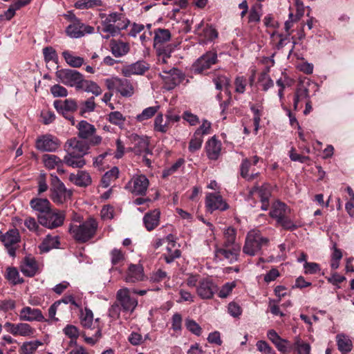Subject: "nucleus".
<instances>
[{
    "instance_id": "1",
    "label": "nucleus",
    "mask_w": 354,
    "mask_h": 354,
    "mask_svg": "<svg viewBox=\"0 0 354 354\" xmlns=\"http://www.w3.org/2000/svg\"><path fill=\"white\" fill-rule=\"evenodd\" d=\"M120 12H110L109 14L102 13L100 26L97 27V31L104 39L115 37L120 34L121 31L126 30L130 24V20L123 12V7H120Z\"/></svg>"
},
{
    "instance_id": "2",
    "label": "nucleus",
    "mask_w": 354,
    "mask_h": 354,
    "mask_svg": "<svg viewBox=\"0 0 354 354\" xmlns=\"http://www.w3.org/2000/svg\"><path fill=\"white\" fill-rule=\"evenodd\" d=\"M97 229V222L95 219L90 218L79 225H72L69 232L77 241L84 243L94 236Z\"/></svg>"
},
{
    "instance_id": "3",
    "label": "nucleus",
    "mask_w": 354,
    "mask_h": 354,
    "mask_svg": "<svg viewBox=\"0 0 354 354\" xmlns=\"http://www.w3.org/2000/svg\"><path fill=\"white\" fill-rule=\"evenodd\" d=\"M269 239L262 236L258 230H250L245 238V244L243 248L244 254L249 256L258 254L261 248L268 245Z\"/></svg>"
},
{
    "instance_id": "4",
    "label": "nucleus",
    "mask_w": 354,
    "mask_h": 354,
    "mask_svg": "<svg viewBox=\"0 0 354 354\" xmlns=\"http://www.w3.org/2000/svg\"><path fill=\"white\" fill-rule=\"evenodd\" d=\"M107 88L110 91L115 90L121 96L125 97H131L136 88V83L118 77H111L104 80Z\"/></svg>"
},
{
    "instance_id": "5",
    "label": "nucleus",
    "mask_w": 354,
    "mask_h": 354,
    "mask_svg": "<svg viewBox=\"0 0 354 354\" xmlns=\"http://www.w3.org/2000/svg\"><path fill=\"white\" fill-rule=\"evenodd\" d=\"M50 198L55 203L58 205L67 202L72 196V190L67 189L57 176L50 174Z\"/></svg>"
},
{
    "instance_id": "6",
    "label": "nucleus",
    "mask_w": 354,
    "mask_h": 354,
    "mask_svg": "<svg viewBox=\"0 0 354 354\" xmlns=\"http://www.w3.org/2000/svg\"><path fill=\"white\" fill-rule=\"evenodd\" d=\"M65 212L51 208L45 214H39L37 216L38 222L42 226L48 229H55L62 226L65 220Z\"/></svg>"
},
{
    "instance_id": "7",
    "label": "nucleus",
    "mask_w": 354,
    "mask_h": 354,
    "mask_svg": "<svg viewBox=\"0 0 354 354\" xmlns=\"http://www.w3.org/2000/svg\"><path fill=\"white\" fill-rule=\"evenodd\" d=\"M78 136L82 139L88 140L89 144L93 146L100 145L102 138L95 135L96 129L94 125L86 120H81L77 125Z\"/></svg>"
},
{
    "instance_id": "8",
    "label": "nucleus",
    "mask_w": 354,
    "mask_h": 354,
    "mask_svg": "<svg viewBox=\"0 0 354 354\" xmlns=\"http://www.w3.org/2000/svg\"><path fill=\"white\" fill-rule=\"evenodd\" d=\"M57 80L67 86L78 88L83 77L80 72L72 69L58 70L56 73Z\"/></svg>"
},
{
    "instance_id": "9",
    "label": "nucleus",
    "mask_w": 354,
    "mask_h": 354,
    "mask_svg": "<svg viewBox=\"0 0 354 354\" xmlns=\"http://www.w3.org/2000/svg\"><path fill=\"white\" fill-rule=\"evenodd\" d=\"M73 23L68 25L66 29V32L71 38H80L86 34H92L94 32L93 26L86 25L80 21L74 14H71Z\"/></svg>"
},
{
    "instance_id": "10",
    "label": "nucleus",
    "mask_w": 354,
    "mask_h": 354,
    "mask_svg": "<svg viewBox=\"0 0 354 354\" xmlns=\"http://www.w3.org/2000/svg\"><path fill=\"white\" fill-rule=\"evenodd\" d=\"M131 289L123 288L118 290L116 298L123 311L132 313L137 307L138 301L131 297Z\"/></svg>"
},
{
    "instance_id": "11",
    "label": "nucleus",
    "mask_w": 354,
    "mask_h": 354,
    "mask_svg": "<svg viewBox=\"0 0 354 354\" xmlns=\"http://www.w3.org/2000/svg\"><path fill=\"white\" fill-rule=\"evenodd\" d=\"M59 140L53 135L44 134L37 137L35 147L41 151L54 152L60 147Z\"/></svg>"
},
{
    "instance_id": "12",
    "label": "nucleus",
    "mask_w": 354,
    "mask_h": 354,
    "mask_svg": "<svg viewBox=\"0 0 354 354\" xmlns=\"http://www.w3.org/2000/svg\"><path fill=\"white\" fill-rule=\"evenodd\" d=\"M149 186V180L145 175H136L128 182L125 189L135 195H144Z\"/></svg>"
},
{
    "instance_id": "13",
    "label": "nucleus",
    "mask_w": 354,
    "mask_h": 354,
    "mask_svg": "<svg viewBox=\"0 0 354 354\" xmlns=\"http://www.w3.org/2000/svg\"><path fill=\"white\" fill-rule=\"evenodd\" d=\"M260 158L257 156H253L251 159L245 158L241 165V175L247 180H252L257 178L259 172L256 169Z\"/></svg>"
},
{
    "instance_id": "14",
    "label": "nucleus",
    "mask_w": 354,
    "mask_h": 354,
    "mask_svg": "<svg viewBox=\"0 0 354 354\" xmlns=\"http://www.w3.org/2000/svg\"><path fill=\"white\" fill-rule=\"evenodd\" d=\"M0 241L3 243L8 254L11 257L15 256L17 245L20 241V235L17 230L13 229L0 235Z\"/></svg>"
},
{
    "instance_id": "15",
    "label": "nucleus",
    "mask_w": 354,
    "mask_h": 354,
    "mask_svg": "<svg viewBox=\"0 0 354 354\" xmlns=\"http://www.w3.org/2000/svg\"><path fill=\"white\" fill-rule=\"evenodd\" d=\"M197 295L202 299H211L218 292L217 286L208 278H203L197 286Z\"/></svg>"
},
{
    "instance_id": "16",
    "label": "nucleus",
    "mask_w": 354,
    "mask_h": 354,
    "mask_svg": "<svg viewBox=\"0 0 354 354\" xmlns=\"http://www.w3.org/2000/svg\"><path fill=\"white\" fill-rule=\"evenodd\" d=\"M4 328L14 336L32 337L35 333V329L27 323L12 324L8 322L5 323Z\"/></svg>"
},
{
    "instance_id": "17",
    "label": "nucleus",
    "mask_w": 354,
    "mask_h": 354,
    "mask_svg": "<svg viewBox=\"0 0 354 354\" xmlns=\"http://www.w3.org/2000/svg\"><path fill=\"white\" fill-rule=\"evenodd\" d=\"M53 105L58 113L63 115L66 118L72 120V124H74V118L70 115V113L77 110V104L75 100L73 99H66L64 101L55 100Z\"/></svg>"
},
{
    "instance_id": "18",
    "label": "nucleus",
    "mask_w": 354,
    "mask_h": 354,
    "mask_svg": "<svg viewBox=\"0 0 354 354\" xmlns=\"http://www.w3.org/2000/svg\"><path fill=\"white\" fill-rule=\"evenodd\" d=\"M217 61V55L214 52H208L200 57L193 64L192 69L194 73H201L210 68Z\"/></svg>"
},
{
    "instance_id": "19",
    "label": "nucleus",
    "mask_w": 354,
    "mask_h": 354,
    "mask_svg": "<svg viewBox=\"0 0 354 354\" xmlns=\"http://www.w3.org/2000/svg\"><path fill=\"white\" fill-rule=\"evenodd\" d=\"M205 206L211 212L214 210L225 211L229 208L228 205L218 193H208L206 194Z\"/></svg>"
},
{
    "instance_id": "20",
    "label": "nucleus",
    "mask_w": 354,
    "mask_h": 354,
    "mask_svg": "<svg viewBox=\"0 0 354 354\" xmlns=\"http://www.w3.org/2000/svg\"><path fill=\"white\" fill-rule=\"evenodd\" d=\"M89 142L80 140L77 138L68 140L65 144V149L66 152H71L84 156L88 153Z\"/></svg>"
},
{
    "instance_id": "21",
    "label": "nucleus",
    "mask_w": 354,
    "mask_h": 354,
    "mask_svg": "<svg viewBox=\"0 0 354 354\" xmlns=\"http://www.w3.org/2000/svg\"><path fill=\"white\" fill-rule=\"evenodd\" d=\"M241 250L240 245H235L230 248H216L215 250V255L221 260H227L230 263H232L237 261Z\"/></svg>"
},
{
    "instance_id": "22",
    "label": "nucleus",
    "mask_w": 354,
    "mask_h": 354,
    "mask_svg": "<svg viewBox=\"0 0 354 354\" xmlns=\"http://www.w3.org/2000/svg\"><path fill=\"white\" fill-rule=\"evenodd\" d=\"M19 317L24 322H46L41 311L38 308H32L30 306L24 307L19 312Z\"/></svg>"
},
{
    "instance_id": "23",
    "label": "nucleus",
    "mask_w": 354,
    "mask_h": 354,
    "mask_svg": "<svg viewBox=\"0 0 354 354\" xmlns=\"http://www.w3.org/2000/svg\"><path fill=\"white\" fill-rule=\"evenodd\" d=\"M149 68V64L145 61H138L131 64L124 66L121 71L124 77H131L132 75H143Z\"/></svg>"
},
{
    "instance_id": "24",
    "label": "nucleus",
    "mask_w": 354,
    "mask_h": 354,
    "mask_svg": "<svg viewBox=\"0 0 354 354\" xmlns=\"http://www.w3.org/2000/svg\"><path fill=\"white\" fill-rule=\"evenodd\" d=\"M145 278L143 267L140 264H130L124 276L127 283H136L143 281Z\"/></svg>"
},
{
    "instance_id": "25",
    "label": "nucleus",
    "mask_w": 354,
    "mask_h": 354,
    "mask_svg": "<svg viewBox=\"0 0 354 354\" xmlns=\"http://www.w3.org/2000/svg\"><path fill=\"white\" fill-rule=\"evenodd\" d=\"M222 144L216 136L212 137L205 143V150L207 157L210 160H216L221 155Z\"/></svg>"
},
{
    "instance_id": "26",
    "label": "nucleus",
    "mask_w": 354,
    "mask_h": 354,
    "mask_svg": "<svg viewBox=\"0 0 354 354\" xmlns=\"http://www.w3.org/2000/svg\"><path fill=\"white\" fill-rule=\"evenodd\" d=\"M267 337L281 353H287L290 351V344L288 341L281 338L274 330H269Z\"/></svg>"
},
{
    "instance_id": "27",
    "label": "nucleus",
    "mask_w": 354,
    "mask_h": 354,
    "mask_svg": "<svg viewBox=\"0 0 354 354\" xmlns=\"http://www.w3.org/2000/svg\"><path fill=\"white\" fill-rule=\"evenodd\" d=\"M171 39V33L168 29L158 28L154 30L153 46L156 51H162L165 47L163 44Z\"/></svg>"
},
{
    "instance_id": "28",
    "label": "nucleus",
    "mask_w": 354,
    "mask_h": 354,
    "mask_svg": "<svg viewBox=\"0 0 354 354\" xmlns=\"http://www.w3.org/2000/svg\"><path fill=\"white\" fill-rule=\"evenodd\" d=\"M290 213V209L284 203L276 201L272 205L270 216L277 222Z\"/></svg>"
},
{
    "instance_id": "29",
    "label": "nucleus",
    "mask_w": 354,
    "mask_h": 354,
    "mask_svg": "<svg viewBox=\"0 0 354 354\" xmlns=\"http://www.w3.org/2000/svg\"><path fill=\"white\" fill-rule=\"evenodd\" d=\"M160 212L156 209L147 213L143 217V223L148 231L155 229L160 223Z\"/></svg>"
},
{
    "instance_id": "30",
    "label": "nucleus",
    "mask_w": 354,
    "mask_h": 354,
    "mask_svg": "<svg viewBox=\"0 0 354 354\" xmlns=\"http://www.w3.org/2000/svg\"><path fill=\"white\" fill-rule=\"evenodd\" d=\"M38 270V265L35 259L32 257H26L21 265V272L28 277L34 276Z\"/></svg>"
},
{
    "instance_id": "31",
    "label": "nucleus",
    "mask_w": 354,
    "mask_h": 354,
    "mask_svg": "<svg viewBox=\"0 0 354 354\" xmlns=\"http://www.w3.org/2000/svg\"><path fill=\"white\" fill-rule=\"evenodd\" d=\"M63 162L68 166L73 168H82L86 165L84 156L71 152H66Z\"/></svg>"
},
{
    "instance_id": "32",
    "label": "nucleus",
    "mask_w": 354,
    "mask_h": 354,
    "mask_svg": "<svg viewBox=\"0 0 354 354\" xmlns=\"http://www.w3.org/2000/svg\"><path fill=\"white\" fill-rule=\"evenodd\" d=\"M69 180L80 187H86L91 183L89 174L84 171H79L77 174H71Z\"/></svg>"
},
{
    "instance_id": "33",
    "label": "nucleus",
    "mask_w": 354,
    "mask_h": 354,
    "mask_svg": "<svg viewBox=\"0 0 354 354\" xmlns=\"http://www.w3.org/2000/svg\"><path fill=\"white\" fill-rule=\"evenodd\" d=\"M32 209L39 212L40 214H45L51 208L50 201L46 198H35L30 202Z\"/></svg>"
},
{
    "instance_id": "34",
    "label": "nucleus",
    "mask_w": 354,
    "mask_h": 354,
    "mask_svg": "<svg viewBox=\"0 0 354 354\" xmlns=\"http://www.w3.org/2000/svg\"><path fill=\"white\" fill-rule=\"evenodd\" d=\"M134 142V150L136 153L151 154L149 149V140L147 137H142L137 135L133 136Z\"/></svg>"
},
{
    "instance_id": "35",
    "label": "nucleus",
    "mask_w": 354,
    "mask_h": 354,
    "mask_svg": "<svg viewBox=\"0 0 354 354\" xmlns=\"http://www.w3.org/2000/svg\"><path fill=\"white\" fill-rule=\"evenodd\" d=\"M129 49L130 48L128 43L115 40L111 42V50L115 57H120L125 55L129 53Z\"/></svg>"
},
{
    "instance_id": "36",
    "label": "nucleus",
    "mask_w": 354,
    "mask_h": 354,
    "mask_svg": "<svg viewBox=\"0 0 354 354\" xmlns=\"http://www.w3.org/2000/svg\"><path fill=\"white\" fill-rule=\"evenodd\" d=\"M336 342L337 348L342 354L348 353L351 351L353 344L351 339L348 335L343 333L337 335Z\"/></svg>"
},
{
    "instance_id": "37",
    "label": "nucleus",
    "mask_w": 354,
    "mask_h": 354,
    "mask_svg": "<svg viewBox=\"0 0 354 354\" xmlns=\"http://www.w3.org/2000/svg\"><path fill=\"white\" fill-rule=\"evenodd\" d=\"M270 66L261 72L258 77L257 84L263 91H267L274 86V82L269 75Z\"/></svg>"
},
{
    "instance_id": "38",
    "label": "nucleus",
    "mask_w": 354,
    "mask_h": 354,
    "mask_svg": "<svg viewBox=\"0 0 354 354\" xmlns=\"http://www.w3.org/2000/svg\"><path fill=\"white\" fill-rule=\"evenodd\" d=\"M77 89H82L85 92L91 93L95 96L101 95L102 92L101 88L97 83L91 80H84V77Z\"/></svg>"
},
{
    "instance_id": "39",
    "label": "nucleus",
    "mask_w": 354,
    "mask_h": 354,
    "mask_svg": "<svg viewBox=\"0 0 354 354\" xmlns=\"http://www.w3.org/2000/svg\"><path fill=\"white\" fill-rule=\"evenodd\" d=\"M59 245L57 236L47 235L42 243L39 245L40 252H48L53 248H57Z\"/></svg>"
},
{
    "instance_id": "40",
    "label": "nucleus",
    "mask_w": 354,
    "mask_h": 354,
    "mask_svg": "<svg viewBox=\"0 0 354 354\" xmlns=\"http://www.w3.org/2000/svg\"><path fill=\"white\" fill-rule=\"evenodd\" d=\"M42 162L45 167L48 169H54L57 167H62L63 160L56 155L44 154L42 156Z\"/></svg>"
},
{
    "instance_id": "41",
    "label": "nucleus",
    "mask_w": 354,
    "mask_h": 354,
    "mask_svg": "<svg viewBox=\"0 0 354 354\" xmlns=\"http://www.w3.org/2000/svg\"><path fill=\"white\" fill-rule=\"evenodd\" d=\"M309 97L308 88L304 85L300 84L296 89L293 97V107L295 111L298 110L299 103Z\"/></svg>"
},
{
    "instance_id": "42",
    "label": "nucleus",
    "mask_w": 354,
    "mask_h": 354,
    "mask_svg": "<svg viewBox=\"0 0 354 354\" xmlns=\"http://www.w3.org/2000/svg\"><path fill=\"white\" fill-rule=\"evenodd\" d=\"M171 128V126L166 118H163L162 113H158L154 119L153 129L155 131L165 133Z\"/></svg>"
},
{
    "instance_id": "43",
    "label": "nucleus",
    "mask_w": 354,
    "mask_h": 354,
    "mask_svg": "<svg viewBox=\"0 0 354 354\" xmlns=\"http://www.w3.org/2000/svg\"><path fill=\"white\" fill-rule=\"evenodd\" d=\"M62 56L66 62L73 68L80 67L84 64V59L80 56H75L68 50L62 53Z\"/></svg>"
},
{
    "instance_id": "44",
    "label": "nucleus",
    "mask_w": 354,
    "mask_h": 354,
    "mask_svg": "<svg viewBox=\"0 0 354 354\" xmlns=\"http://www.w3.org/2000/svg\"><path fill=\"white\" fill-rule=\"evenodd\" d=\"M162 73L160 76L167 83L171 82L174 86L180 82V74L177 69L171 68L168 71L163 70Z\"/></svg>"
},
{
    "instance_id": "45",
    "label": "nucleus",
    "mask_w": 354,
    "mask_h": 354,
    "mask_svg": "<svg viewBox=\"0 0 354 354\" xmlns=\"http://www.w3.org/2000/svg\"><path fill=\"white\" fill-rule=\"evenodd\" d=\"M203 22L201 21L197 25L196 31L198 34L203 36L204 39L207 41H212V39L217 37L218 34L216 30L212 26H207L203 30L201 31V28L203 26Z\"/></svg>"
},
{
    "instance_id": "46",
    "label": "nucleus",
    "mask_w": 354,
    "mask_h": 354,
    "mask_svg": "<svg viewBox=\"0 0 354 354\" xmlns=\"http://www.w3.org/2000/svg\"><path fill=\"white\" fill-rule=\"evenodd\" d=\"M223 239L224 241L223 246L225 248L240 245L235 242L236 230L233 227H229L224 231Z\"/></svg>"
},
{
    "instance_id": "47",
    "label": "nucleus",
    "mask_w": 354,
    "mask_h": 354,
    "mask_svg": "<svg viewBox=\"0 0 354 354\" xmlns=\"http://www.w3.org/2000/svg\"><path fill=\"white\" fill-rule=\"evenodd\" d=\"M43 343L39 340L25 342L20 347L19 352L21 354H34L39 346Z\"/></svg>"
},
{
    "instance_id": "48",
    "label": "nucleus",
    "mask_w": 354,
    "mask_h": 354,
    "mask_svg": "<svg viewBox=\"0 0 354 354\" xmlns=\"http://www.w3.org/2000/svg\"><path fill=\"white\" fill-rule=\"evenodd\" d=\"M119 175V169L118 167H114L109 171H106L101 180L102 186L104 188L108 187L111 183L116 180Z\"/></svg>"
},
{
    "instance_id": "49",
    "label": "nucleus",
    "mask_w": 354,
    "mask_h": 354,
    "mask_svg": "<svg viewBox=\"0 0 354 354\" xmlns=\"http://www.w3.org/2000/svg\"><path fill=\"white\" fill-rule=\"evenodd\" d=\"M102 5V0H78L75 3L77 9L85 10L99 7Z\"/></svg>"
},
{
    "instance_id": "50",
    "label": "nucleus",
    "mask_w": 354,
    "mask_h": 354,
    "mask_svg": "<svg viewBox=\"0 0 354 354\" xmlns=\"http://www.w3.org/2000/svg\"><path fill=\"white\" fill-rule=\"evenodd\" d=\"M295 354H310V346L299 337H296L293 344Z\"/></svg>"
},
{
    "instance_id": "51",
    "label": "nucleus",
    "mask_w": 354,
    "mask_h": 354,
    "mask_svg": "<svg viewBox=\"0 0 354 354\" xmlns=\"http://www.w3.org/2000/svg\"><path fill=\"white\" fill-rule=\"evenodd\" d=\"M252 195L257 194L260 200H269L271 195L270 187L268 185H263L261 187H254L251 191Z\"/></svg>"
},
{
    "instance_id": "52",
    "label": "nucleus",
    "mask_w": 354,
    "mask_h": 354,
    "mask_svg": "<svg viewBox=\"0 0 354 354\" xmlns=\"http://www.w3.org/2000/svg\"><path fill=\"white\" fill-rule=\"evenodd\" d=\"M159 109V105L147 107L136 116V119L139 122L147 120L152 118L158 111Z\"/></svg>"
},
{
    "instance_id": "53",
    "label": "nucleus",
    "mask_w": 354,
    "mask_h": 354,
    "mask_svg": "<svg viewBox=\"0 0 354 354\" xmlns=\"http://www.w3.org/2000/svg\"><path fill=\"white\" fill-rule=\"evenodd\" d=\"M342 258V252L341 250L337 248L335 243L333 245V252L330 259V267L333 270H337L339 266V261Z\"/></svg>"
},
{
    "instance_id": "54",
    "label": "nucleus",
    "mask_w": 354,
    "mask_h": 354,
    "mask_svg": "<svg viewBox=\"0 0 354 354\" xmlns=\"http://www.w3.org/2000/svg\"><path fill=\"white\" fill-rule=\"evenodd\" d=\"M80 321L84 327L91 328L93 321V315L92 311L87 308H85L84 310H82Z\"/></svg>"
},
{
    "instance_id": "55",
    "label": "nucleus",
    "mask_w": 354,
    "mask_h": 354,
    "mask_svg": "<svg viewBox=\"0 0 354 354\" xmlns=\"http://www.w3.org/2000/svg\"><path fill=\"white\" fill-rule=\"evenodd\" d=\"M65 311L63 308H61V301H55L48 308V317L49 319L55 322L59 321L58 317H55L57 313L59 315L63 314Z\"/></svg>"
},
{
    "instance_id": "56",
    "label": "nucleus",
    "mask_w": 354,
    "mask_h": 354,
    "mask_svg": "<svg viewBox=\"0 0 354 354\" xmlns=\"http://www.w3.org/2000/svg\"><path fill=\"white\" fill-rule=\"evenodd\" d=\"M250 109L254 114V118H253L254 126V131L255 134H257L258 132L259 128L262 108L261 106H255V105L252 104L250 106Z\"/></svg>"
},
{
    "instance_id": "57",
    "label": "nucleus",
    "mask_w": 354,
    "mask_h": 354,
    "mask_svg": "<svg viewBox=\"0 0 354 354\" xmlns=\"http://www.w3.org/2000/svg\"><path fill=\"white\" fill-rule=\"evenodd\" d=\"M63 332L65 335L71 339V343L73 342V340H75L74 343H76V339L80 335V331L75 326L68 324L63 329Z\"/></svg>"
},
{
    "instance_id": "58",
    "label": "nucleus",
    "mask_w": 354,
    "mask_h": 354,
    "mask_svg": "<svg viewBox=\"0 0 354 354\" xmlns=\"http://www.w3.org/2000/svg\"><path fill=\"white\" fill-rule=\"evenodd\" d=\"M203 142V137H201V136H196V134L194 133L193 137L192 138L189 145V151L192 153H194L195 151L199 150L202 146Z\"/></svg>"
},
{
    "instance_id": "59",
    "label": "nucleus",
    "mask_w": 354,
    "mask_h": 354,
    "mask_svg": "<svg viewBox=\"0 0 354 354\" xmlns=\"http://www.w3.org/2000/svg\"><path fill=\"white\" fill-rule=\"evenodd\" d=\"M95 97H91L81 104L80 112L82 114L92 112L95 110Z\"/></svg>"
},
{
    "instance_id": "60",
    "label": "nucleus",
    "mask_w": 354,
    "mask_h": 354,
    "mask_svg": "<svg viewBox=\"0 0 354 354\" xmlns=\"http://www.w3.org/2000/svg\"><path fill=\"white\" fill-rule=\"evenodd\" d=\"M109 120L111 123L122 126L124 124L125 118L119 111H113L109 114Z\"/></svg>"
},
{
    "instance_id": "61",
    "label": "nucleus",
    "mask_w": 354,
    "mask_h": 354,
    "mask_svg": "<svg viewBox=\"0 0 354 354\" xmlns=\"http://www.w3.org/2000/svg\"><path fill=\"white\" fill-rule=\"evenodd\" d=\"M235 286L236 283L234 281L225 283L218 292V297L223 299L227 297Z\"/></svg>"
},
{
    "instance_id": "62",
    "label": "nucleus",
    "mask_w": 354,
    "mask_h": 354,
    "mask_svg": "<svg viewBox=\"0 0 354 354\" xmlns=\"http://www.w3.org/2000/svg\"><path fill=\"white\" fill-rule=\"evenodd\" d=\"M277 223L279 225H280L283 228L291 231L296 230L299 227L298 225L295 223L287 216H285L281 219L279 220V221H277Z\"/></svg>"
},
{
    "instance_id": "63",
    "label": "nucleus",
    "mask_w": 354,
    "mask_h": 354,
    "mask_svg": "<svg viewBox=\"0 0 354 354\" xmlns=\"http://www.w3.org/2000/svg\"><path fill=\"white\" fill-rule=\"evenodd\" d=\"M216 88L218 90L227 88L230 84L229 79L225 75H218L214 79Z\"/></svg>"
},
{
    "instance_id": "64",
    "label": "nucleus",
    "mask_w": 354,
    "mask_h": 354,
    "mask_svg": "<svg viewBox=\"0 0 354 354\" xmlns=\"http://www.w3.org/2000/svg\"><path fill=\"white\" fill-rule=\"evenodd\" d=\"M321 270L318 263L315 262H306L304 263V272L306 274H313L319 272Z\"/></svg>"
}]
</instances>
